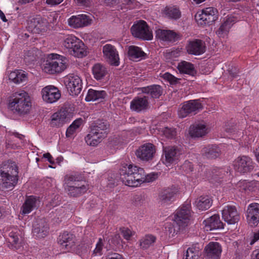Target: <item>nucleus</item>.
Here are the masks:
<instances>
[{
  "mask_svg": "<svg viewBox=\"0 0 259 259\" xmlns=\"http://www.w3.org/2000/svg\"><path fill=\"white\" fill-rule=\"evenodd\" d=\"M177 68L181 74L193 75L196 73L194 65L185 61H182L179 63Z\"/></svg>",
  "mask_w": 259,
  "mask_h": 259,
  "instance_id": "40",
  "label": "nucleus"
},
{
  "mask_svg": "<svg viewBox=\"0 0 259 259\" xmlns=\"http://www.w3.org/2000/svg\"><path fill=\"white\" fill-rule=\"evenodd\" d=\"M222 211L223 220L228 224H235L240 220V214L235 206L227 205Z\"/></svg>",
  "mask_w": 259,
  "mask_h": 259,
  "instance_id": "18",
  "label": "nucleus"
},
{
  "mask_svg": "<svg viewBox=\"0 0 259 259\" xmlns=\"http://www.w3.org/2000/svg\"><path fill=\"white\" fill-rule=\"evenodd\" d=\"M79 38L73 34L67 35L64 39L63 45L68 50L69 54H71V53L76 47L77 42H79Z\"/></svg>",
  "mask_w": 259,
  "mask_h": 259,
  "instance_id": "37",
  "label": "nucleus"
},
{
  "mask_svg": "<svg viewBox=\"0 0 259 259\" xmlns=\"http://www.w3.org/2000/svg\"><path fill=\"white\" fill-rule=\"evenodd\" d=\"M23 138V136L22 135H20L17 133H12L10 135V137L9 138V140H7L8 145L11 146L12 148H15L17 146L12 143V142L15 141L14 139H19V140H22Z\"/></svg>",
  "mask_w": 259,
  "mask_h": 259,
  "instance_id": "52",
  "label": "nucleus"
},
{
  "mask_svg": "<svg viewBox=\"0 0 259 259\" xmlns=\"http://www.w3.org/2000/svg\"><path fill=\"white\" fill-rule=\"evenodd\" d=\"M33 228L32 233L36 238H44L48 234L49 227L45 220H37L34 222Z\"/></svg>",
  "mask_w": 259,
  "mask_h": 259,
  "instance_id": "25",
  "label": "nucleus"
},
{
  "mask_svg": "<svg viewBox=\"0 0 259 259\" xmlns=\"http://www.w3.org/2000/svg\"><path fill=\"white\" fill-rule=\"evenodd\" d=\"M174 223H175L174 222V223H171L167 222L164 225V232L169 237L175 236L180 230V228L182 227V226L178 225L175 227Z\"/></svg>",
  "mask_w": 259,
  "mask_h": 259,
  "instance_id": "48",
  "label": "nucleus"
},
{
  "mask_svg": "<svg viewBox=\"0 0 259 259\" xmlns=\"http://www.w3.org/2000/svg\"><path fill=\"white\" fill-rule=\"evenodd\" d=\"M83 119L79 118L75 120L67 128L66 132L67 137H71L76 132V130L82 124Z\"/></svg>",
  "mask_w": 259,
  "mask_h": 259,
  "instance_id": "46",
  "label": "nucleus"
},
{
  "mask_svg": "<svg viewBox=\"0 0 259 259\" xmlns=\"http://www.w3.org/2000/svg\"><path fill=\"white\" fill-rule=\"evenodd\" d=\"M39 204V200L33 196L28 197L21 207L20 213L27 214L36 208Z\"/></svg>",
  "mask_w": 259,
  "mask_h": 259,
  "instance_id": "28",
  "label": "nucleus"
},
{
  "mask_svg": "<svg viewBox=\"0 0 259 259\" xmlns=\"http://www.w3.org/2000/svg\"><path fill=\"white\" fill-rule=\"evenodd\" d=\"M247 224L251 227H255L259 224V203H251L246 209L245 213Z\"/></svg>",
  "mask_w": 259,
  "mask_h": 259,
  "instance_id": "14",
  "label": "nucleus"
},
{
  "mask_svg": "<svg viewBox=\"0 0 259 259\" xmlns=\"http://www.w3.org/2000/svg\"><path fill=\"white\" fill-rule=\"evenodd\" d=\"M79 38L73 34L67 35L64 39L63 45L68 50L69 54H71V53L76 47L77 42H79Z\"/></svg>",
  "mask_w": 259,
  "mask_h": 259,
  "instance_id": "36",
  "label": "nucleus"
},
{
  "mask_svg": "<svg viewBox=\"0 0 259 259\" xmlns=\"http://www.w3.org/2000/svg\"><path fill=\"white\" fill-rule=\"evenodd\" d=\"M218 10L213 7L203 9L201 13H197L196 17L201 24L210 25L218 19Z\"/></svg>",
  "mask_w": 259,
  "mask_h": 259,
  "instance_id": "12",
  "label": "nucleus"
},
{
  "mask_svg": "<svg viewBox=\"0 0 259 259\" xmlns=\"http://www.w3.org/2000/svg\"><path fill=\"white\" fill-rule=\"evenodd\" d=\"M144 94L150 95L153 98H158L162 94V88L159 85L153 84L141 88Z\"/></svg>",
  "mask_w": 259,
  "mask_h": 259,
  "instance_id": "34",
  "label": "nucleus"
},
{
  "mask_svg": "<svg viewBox=\"0 0 259 259\" xmlns=\"http://www.w3.org/2000/svg\"><path fill=\"white\" fill-rule=\"evenodd\" d=\"M148 106L146 97H137L131 102V109L137 112L146 109Z\"/></svg>",
  "mask_w": 259,
  "mask_h": 259,
  "instance_id": "35",
  "label": "nucleus"
},
{
  "mask_svg": "<svg viewBox=\"0 0 259 259\" xmlns=\"http://www.w3.org/2000/svg\"><path fill=\"white\" fill-rule=\"evenodd\" d=\"M92 23L91 17L83 14L72 16L67 20L68 25L74 29L87 27L90 25Z\"/></svg>",
  "mask_w": 259,
  "mask_h": 259,
  "instance_id": "13",
  "label": "nucleus"
},
{
  "mask_svg": "<svg viewBox=\"0 0 259 259\" xmlns=\"http://www.w3.org/2000/svg\"><path fill=\"white\" fill-rule=\"evenodd\" d=\"M251 259H259V249L253 251Z\"/></svg>",
  "mask_w": 259,
  "mask_h": 259,
  "instance_id": "64",
  "label": "nucleus"
},
{
  "mask_svg": "<svg viewBox=\"0 0 259 259\" xmlns=\"http://www.w3.org/2000/svg\"><path fill=\"white\" fill-rule=\"evenodd\" d=\"M247 186V182L246 181H239L237 184V187L240 188V191L246 190Z\"/></svg>",
  "mask_w": 259,
  "mask_h": 259,
  "instance_id": "59",
  "label": "nucleus"
},
{
  "mask_svg": "<svg viewBox=\"0 0 259 259\" xmlns=\"http://www.w3.org/2000/svg\"><path fill=\"white\" fill-rule=\"evenodd\" d=\"M103 53L104 57L109 64L116 66L119 65V55L114 46L110 44L105 45L103 48Z\"/></svg>",
  "mask_w": 259,
  "mask_h": 259,
  "instance_id": "21",
  "label": "nucleus"
},
{
  "mask_svg": "<svg viewBox=\"0 0 259 259\" xmlns=\"http://www.w3.org/2000/svg\"><path fill=\"white\" fill-rule=\"evenodd\" d=\"M181 168L185 172L189 173L193 171V165L191 162L186 160L181 166Z\"/></svg>",
  "mask_w": 259,
  "mask_h": 259,
  "instance_id": "55",
  "label": "nucleus"
},
{
  "mask_svg": "<svg viewBox=\"0 0 259 259\" xmlns=\"http://www.w3.org/2000/svg\"><path fill=\"white\" fill-rule=\"evenodd\" d=\"M156 241V237L152 235L148 234L141 240L140 245L143 248H147L152 245Z\"/></svg>",
  "mask_w": 259,
  "mask_h": 259,
  "instance_id": "49",
  "label": "nucleus"
},
{
  "mask_svg": "<svg viewBox=\"0 0 259 259\" xmlns=\"http://www.w3.org/2000/svg\"><path fill=\"white\" fill-rule=\"evenodd\" d=\"M203 106L199 100H191L184 102L178 111L180 118H185L190 114H195Z\"/></svg>",
  "mask_w": 259,
  "mask_h": 259,
  "instance_id": "8",
  "label": "nucleus"
},
{
  "mask_svg": "<svg viewBox=\"0 0 259 259\" xmlns=\"http://www.w3.org/2000/svg\"><path fill=\"white\" fill-rule=\"evenodd\" d=\"M179 191L178 187L174 186L163 189L159 195L161 204L164 205L171 204L176 200Z\"/></svg>",
  "mask_w": 259,
  "mask_h": 259,
  "instance_id": "16",
  "label": "nucleus"
},
{
  "mask_svg": "<svg viewBox=\"0 0 259 259\" xmlns=\"http://www.w3.org/2000/svg\"><path fill=\"white\" fill-rule=\"evenodd\" d=\"M205 251L208 258L218 259L222 252V247L219 243L210 242L205 247Z\"/></svg>",
  "mask_w": 259,
  "mask_h": 259,
  "instance_id": "30",
  "label": "nucleus"
},
{
  "mask_svg": "<svg viewBox=\"0 0 259 259\" xmlns=\"http://www.w3.org/2000/svg\"><path fill=\"white\" fill-rule=\"evenodd\" d=\"M106 259H124L123 257L118 253H113L109 255Z\"/></svg>",
  "mask_w": 259,
  "mask_h": 259,
  "instance_id": "61",
  "label": "nucleus"
},
{
  "mask_svg": "<svg viewBox=\"0 0 259 259\" xmlns=\"http://www.w3.org/2000/svg\"><path fill=\"white\" fill-rule=\"evenodd\" d=\"M129 171L130 165L127 164L122 165L119 169L120 179L126 186H129L130 184Z\"/></svg>",
  "mask_w": 259,
  "mask_h": 259,
  "instance_id": "47",
  "label": "nucleus"
},
{
  "mask_svg": "<svg viewBox=\"0 0 259 259\" xmlns=\"http://www.w3.org/2000/svg\"><path fill=\"white\" fill-rule=\"evenodd\" d=\"M41 95L43 101L47 103H54L61 97L58 89L52 85H49L41 89Z\"/></svg>",
  "mask_w": 259,
  "mask_h": 259,
  "instance_id": "15",
  "label": "nucleus"
},
{
  "mask_svg": "<svg viewBox=\"0 0 259 259\" xmlns=\"http://www.w3.org/2000/svg\"><path fill=\"white\" fill-rule=\"evenodd\" d=\"M187 53L190 55L199 56L206 51L205 43L200 39H193L188 40L186 46Z\"/></svg>",
  "mask_w": 259,
  "mask_h": 259,
  "instance_id": "17",
  "label": "nucleus"
},
{
  "mask_svg": "<svg viewBox=\"0 0 259 259\" xmlns=\"http://www.w3.org/2000/svg\"><path fill=\"white\" fill-rule=\"evenodd\" d=\"M156 36L163 41L174 42L179 39L180 35L173 30L158 29Z\"/></svg>",
  "mask_w": 259,
  "mask_h": 259,
  "instance_id": "27",
  "label": "nucleus"
},
{
  "mask_svg": "<svg viewBox=\"0 0 259 259\" xmlns=\"http://www.w3.org/2000/svg\"><path fill=\"white\" fill-rule=\"evenodd\" d=\"M79 42H78L77 44V45L76 47L74 50L71 53L70 55L75 57L82 58L88 54L87 48L81 39H79Z\"/></svg>",
  "mask_w": 259,
  "mask_h": 259,
  "instance_id": "42",
  "label": "nucleus"
},
{
  "mask_svg": "<svg viewBox=\"0 0 259 259\" xmlns=\"http://www.w3.org/2000/svg\"><path fill=\"white\" fill-rule=\"evenodd\" d=\"M63 0H46V4L50 6H55L61 4Z\"/></svg>",
  "mask_w": 259,
  "mask_h": 259,
  "instance_id": "60",
  "label": "nucleus"
},
{
  "mask_svg": "<svg viewBox=\"0 0 259 259\" xmlns=\"http://www.w3.org/2000/svg\"><path fill=\"white\" fill-rule=\"evenodd\" d=\"M132 35L142 40H151L153 38L152 31L144 20L135 22L131 28Z\"/></svg>",
  "mask_w": 259,
  "mask_h": 259,
  "instance_id": "4",
  "label": "nucleus"
},
{
  "mask_svg": "<svg viewBox=\"0 0 259 259\" xmlns=\"http://www.w3.org/2000/svg\"><path fill=\"white\" fill-rule=\"evenodd\" d=\"M201 154L204 158L214 159L221 155V149L217 145H208L201 150Z\"/></svg>",
  "mask_w": 259,
  "mask_h": 259,
  "instance_id": "26",
  "label": "nucleus"
},
{
  "mask_svg": "<svg viewBox=\"0 0 259 259\" xmlns=\"http://www.w3.org/2000/svg\"><path fill=\"white\" fill-rule=\"evenodd\" d=\"M43 157L48 159L50 163H54L53 158L49 153H45L43 155Z\"/></svg>",
  "mask_w": 259,
  "mask_h": 259,
  "instance_id": "62",
  "label": "nucleus"
},
{
  "mask_svg": "<svg viewBox=\"0 0 259 259\" xmlns=\"http://www.w3.org/2000/svg\"><path fill=\"white\" fill-rule=\"evenodd\" d=\"M237 22V18L232 16H228L224 19L220 28L216 32L219 37L224 38L227 36L230 28Z\"/></svg>",
  "mask_w": 259,
  "mask_h": 259,
  "instance_id": "24",
  "label": "nucleus"
},
{
  "mask_svg": "<svg viewBox=\"0 0 259 259\" xmlns=\"http://www.w3.org/2000/svg\"><path fill=\"white\" fill-rule=\"evenodd\" d=\"M212 200L211 198L206 196H201L195 201V205L198 209L204 210L208 209L212 205Z\"/></svg>",
  "mask_w": 259,
  "mask_h": 259,
  "instance_id": "41",
  "label": "nucleus"
},
{
  "mask_svg": "<svg viewBox=\"0 0 259 259\" xmlns=\"http://www.w3.org/2000/svg\"><path fill=\"white\" fill-rule=\"evenodd\" d=\"M145 171L143 168L131 164V187H136L144 182Z\"/></svg>",
  "mask_w": 259,
  "mask_h": 259,
  "instance_id": "23",
  "label": "nucleus"
},
{
  "mask_svg": "<svg viewBox=\"0 0 259 259\" xmlns=\"http://www.w3.org/2000/svg\"><path fill=\"white\" fill-rule=\"evenodd\" d=\"M107 96V93L103 90H95L89 89L85 97L86 101H95L105 99Z\"/></svg>",
  "mask_w": 259,
  "mask_h": 259,
  "instance_id": "39",
  "label": "nucleus"
},
{
  "mask_svg": "<svg viewBox=\"0 0 259 259\" xmlns=\"http://www.w3.org/2000/svg\"><path fill=\"white\" fill-rule=\"evenodd\" d=\"M58 241L61 248L65 251L74 250L76 238L74 235L64 232L59 235Z\"/></svg>",
  "mask_w": 259,
  "mask_h": 259,
  "instance_id": "19",
  "label": "nucleus"
},
{
  "mask_svg": "<svg viewBox=\"0 0 259 259\" xmlns=\"http://www.w3.org/2000/svg\"><path fill=\"white\" fill-rule=\"evenodd\" d=\"M161 77L166 81L169 82L171 85H176L178 83L179 78L175 77L169 72H165L163 74Z\"/></svg>",
  "mask_w": 259,
  "mask_h": 259,
  "instance_id": "51",
  "label": "nucleus"
},
{
  "mask_svg": "<svg viewBox=\"0 0 259 259\" xmlns=\"http://www.w3.org/2000/svg\"><path fill=\"white\" fill-rule=\"evenodd\" d=\"M92 72L97 80H101L106 74L107 70L104 66L100 64H96L93 67Z\"/></svg>",
  "mask_w": 259,
  "mask_h": 259,
  "instance_id": "45",
  "label": "nucleus"
},
{
  "mask_svg": "<svg viewBox=\"0 0 259 259\" xmlns=\"http://www.w3.org/2000/svg\"><path fill=\"white\" fill-rule=\"evenodd\" d=\"M205 171L206 172L205 179L208 180H214L218 183L221 182L220 179H223L226 175L228 174V172L222 168H213L211 171V174L209 169H206Z\"/></svg>",
  "mask_w": 259,
  "mask_h": 259,
  "instance_id": "32",
  "label": "nucleus"
},
{
  "mask_svg": "<svg viewBox=\"0 0 259 259\" xmlns=\"http://www.w3.org/2000/svg\"><path fill=\"white\" fill-rule=\"evenodd\" d=\"M9 107L20 115L27 114L31 107L30 97L24 91L16 93L10 100Z\"/></svg>",
  "mask_w": 259,
  "mask_h": 259,
  "instance_id": "2",
  "label": "nucleus"
},
{
  "mask_svg": "<svg viewBox=\"0 0 259 259\" xmlns=\"http://www.w3.org/2000/svg\"><path fill=\"white\" fill-rule=\"evenodd\" d=\"M164 159L163 163L167 166L176 164L180 160L182 154L181 149L177 146L163 147Z\"/></svg>",
  "mask_w": 259,
  "mask_h": 259,
  "instance_id": "10",
  "label": "nucleus"
},
{
  "mask_svg": "<svg viewBox=\"0 0 259 259\" xmlns=\"http://www.w3.org/2000/svg\"><path fill=\"white\" fill-rule=\"evenodd\" d=\"M103 246V240L100 238L96 244L95 249L93 250V255L94 256L101 255L102 254Z\"/></svg>",
  "mask_w": 259,
  "mask_h": 259,
  "instance_id": "53",
  "label": "nucleus"
},
{
  "mask_svg": "<svg viewBox=\"0 0 259 259\" xmlns=\"http://www.w3.org/2000/svg\"><path fill=\"white\" fill-rule=\"evenodd\" d=\"M64 188L68 192V194L72 196H77L87 191V188L84 186L80 187L73 185V177L70 176H66L65 178Z\"/></svg>",
  "mask_w": 259,
  "mask_h": 259,
  "instance_id": "22",
  "label": "nucleus"
},
{
  "mask_svg": "<svg viewBox=\"0 0 259 259\" xmlns=\"http://www.w3.org/2000/svg\"><path fill=\"white\" fill-rule=\"evenodd\" d=\"M253 153L256 161L259 163V145L253 150Z\"/></svg>",
  "mask_w": 259,
  "mask_h": 259,
  "instance_id": "63",
  "label": "nucleus"
},
{
  "mask_svg": "<svg viewBox=\"0 0 259 259\" xmlns=\"http://www.w3.org/2000/svg\"><path fill=\"white\" fill-rule=\"evenodd\" d=\"M23 231L18 228L12 229L9 233L8 246L10 248L17 250L22 246Z\"/></svg>",
  "mask_w": 259,
  "mask_h": 259,
  "instance_id": "20",
  "label": "nucleus"
},
{
  "mask_svg": "<svg viewBox=\"0 0 259 259\" xmlns=\"http://www.w3.org/2000/svg\"><path fill=\"white\" fill-rule=\"evenodd\" d=\"M67 59L62 55L51 53L48 54L42 65V70L48 74H54L64 71L68 66Z\"/></svg>",
  "mask_w": 259,
  "mask_h": 259,
  "instance_id": "1",
  "label": "nucleus"
},
{
  "mask_svg": "<svg viewBox=\"0 0 259 259\" xmlns=\"http://www.w3.org/2000/svg\"><path fill=\"white\" fill-rule=\"evenodd\" d=\"M121 235L127 240H130V231L127 228H122L120 229Z\"/></svg>",
  "mask_w": 259,
  "mask_h": 259,
  "instance_id": "57",
  "label": "nucleus"
},
{
  "mask_svg": "<svg viewBox=\"0 0 259 259\" xmlns=\"http://www.w3.org/2000/svg\"><path fill=\"white\" fill-rule=\"evenodd\" d=\"M207 133V128L205 124L196 123L191 125L189 129V134L191 137H202Z\"/></svg>",
  "mask_w": 259,
  "mask_h": 259,
  "instance_id": "33",
  "label": "nucleus"
},
{
  "mask_svg": "<svg viewBox=\"0 0 259 259\" xmlns=\"http://www.w3.org/2000/svg\"><path fill=\"white\" fill-rule=\"evenodd\" d=\"M206 231L224 228V224L220 221L218 214H214L203 221Z\"/></svg>",
  "mask_w": 259,
  "mask_h": 259,
  "instance_id": "31",
  "label": "nucleus"
},
{
  "mask_svg": "<svg viewBox=\"0 0 259 259\" xmlns=\"http://www.w3.org/2000/svg\"><path fill=\"white\" fill-rule=\"evenodd\" d=\"M191 214V203L187 201L176 210L173 220L177 225L185 227L189 222Z\"/></svg>",
  "mask_w": 259,
  "mask_h": 259,
  "instance_id": "5",
  "label": "nucleus"
},
{
  "mask_svg": "<svg viewBox=\"0 0 259 259\" xmlns=\"http://www.w3.org/2000/svg\"><path fill=\"white\" fill-rule=\"evenodd\" d=\"M155 153V146L152 143H147L136 150L135 155L138 159L143 161H148L153 159Z\"/></svg>",
  "mask_w": 259,
  "mask_h": 259,
  "instance_id": "11",
  "label": "nucleus"
},
{
  "mask_svg": "<svg viewBox=\"0 0 259 259\" xmlns=\"http://www.w3.org/2000/svg\"><path fill=\"white\" fill-rule=\"evenodd\" d=\"M256 242H259V230L253 233V237L250 241L249 244L252 245Z\"/></svg>",
  "mask_w": 259,
  "mask_h": 259,
  "instance_id": "58",
  "label": "nucleus"
},
{
  "mask_svg": "<svg viewBox=\"0 0 259 259\" xmlns=\"http://www.w3.org/2000/svg\"><path fill=\"white\" fill-rule=\"evenodd\" d=\"M255 164L253 159L247 155H240L233 161L235 170L242 175L248 174L252 171Z\"/></svg>",
  "mask_w": 259,
  "mask_h": 259,
  "instance_id": "6",
  "label": "nucleus"
},
{
  "mask_svg": "<svg viewBox=\"0 0 259 259\" xmlns=\"http://www.w3.org/2000/svg\"><path fill=\"white\" fill-rule=\"evenodd\" d=\"M185 259H201L199 251L194 247H189L185 254Z\"/></svg>",
  "mask_w": 259,
  "mask_h": 259,
  "instance_id": "50",
  "label": "nucleus"
},
{
  "mask_svg": "<svg viewBox=\"0 0 259 259\" xmlns=\"http://www.w3.org/2000/svg\"><path fill=\"white\" fill-rule=\"evenodd\" d=\"M108 128L106 122L98 121L85 137V142L90 146L98 145L107 136Z\"/></svg>",
  "mask_w": 259,
  "mask_h": 259,
  "instance_id": "3",
  "label": "nucleus"
},
{
  "mask_svg": "<svg viewBox=\"0 0 259 259\" xmlns=\"http://www.w3.org/2000/svg\"><path fill=\"white\" fill-rule=\"evenodd\" d=\"M12 167L11 174L9 173V171L0 172V189L2 190H11L13 189L17 183V167L15 164L12 165Z\"/></svg>",
  "mask_w": 259,
  "mask_h": 259,
  "instance_id": "7",
  "label": "nucleus"
},
{
  "mask_svg": "<svg viewBox=\"0 0 259 259\" xmlns=\"http://www.w3.org/2000/svg\"><path fill=\"white\" fill-rule=\"evenodd\" d=\"M147 58V54L141 48L135 46H131V60L138 62L145 60Z\"/></svg>",
  "mask_w": 259,
  "mask_h": 259,
  "instance_id": "38",
  "label": "nucleus"
},
{
  "mask_svg": "<svg viewBox=\"0 0 259 259\" xmlns=\"http://www.w3.org/2000/svg\"><path fill=\"white\" fill-rule=\"evenodd\" d=\"M9 79L15 83H20L26 79L25 72L21 70H15L11 72L9 75Z\"/></svg>",
  "mask_w": 259,
  "mask_h": 259,
  "instance_id": "44",
  "label": "nucleus"
},
{
  "mask_svg": "<svg viewBox=\"0 0 259 259\" xmlns=\"http://www.w3.org/2000/svg\"><path fill=\"white\" fill-rule=\"evenodd\" d=\"M67 113L59 111L53 113L51 117L50 125L52 127H60L68 121Z\"/></svg>",
  "mask_w": 259,
  "mask_h": 259,
  "instance_id": "29",
  "label": "nucleus"
},
{
  "mask_svg": "<svg viewBox=\"0 0 259 259\" xmlns=\"http://www.w3.org/2000/svg\"><path fill=\"white\" fill-rule=\"evenodd\" d=\"M67 89L71 96H76L79 94L82 89V81L81 77L76 74H69L65 80Z\"/></svg>",
  "mask_w": 259,
  "mask_h": 259,
  "instance_id": "9",
  "label": "nucleus"
},
{
  "mask_svg": "<svg viewBox=\"0 0 259 259\" xmlns=\"http://www.w3.org/2000/svg\"><path fill=\"white\" fill-rule=\"evenodd\" d=\"M157 178V175L155 174H150L146 175L145 174L144 178V182H150L155 180Z\"/></svg>",
  "mask_w": 259,
  "mask_h": 259,
  "instance_id": "56",
  "label": "nucleus"
},
{
  "mask_svg": "<svg viewBox=\"0 0 259 259\" xmlns=\"http://www.w3.org/2000/svg\"><path fill=\"white\" fill-rule=\"evenodd\" d=\"M164 14L167 18L174 20L179 19L181 16V11L175 6L165 7Z\"/></svg>",
  "mask_w": 259,
  "mask_h": 259,
  "instance_id": "43",
  "label": "nucleus"
},
{
  "mask_svg": "<svg viewBox=\"0 0 259 259\" xmlns=\"http://www.w3.org/2000/svg\"><path fill=\"white\" fill-rule=\"evenodd\" d=\"M163 133L164 135L169 139H172L176 135V129L173 127H165L163 131Z\"/></svg>",
  "mask_w": 259,
  "mask_h": 259,
  "instance_id": "54",
  "label": "nucleus"
}]
</instances>
